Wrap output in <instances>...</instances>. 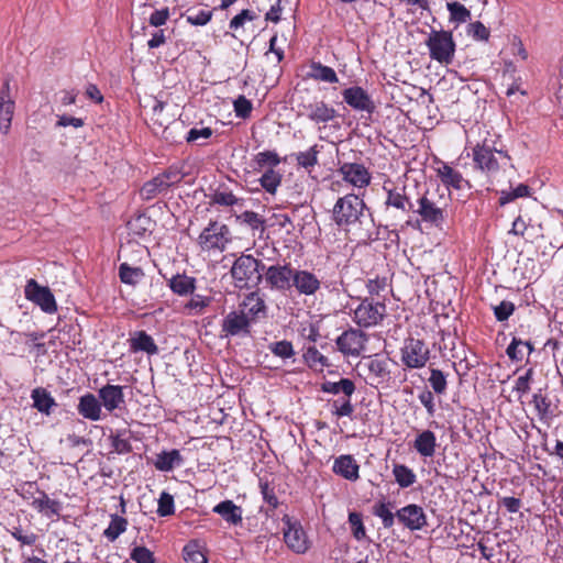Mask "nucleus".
Segmentation results:
<instances>
[{"mask_svg": "<svg viewBox=\"0 0 563 563\" xmlns=\"http://www.w3.org/2000/svg\"><path fill=\"white\" fill-rule=\"evenodd\" d=\"M265 264L250 254H241L233 263L230 274L238 289H254L263 280Z\"/></svg>", "mask_w": 563, "mask_h": 563, "instance_id": "obj_1", "label": "nucleus"}, {"mask_svg": "<svg viewBox=\"0 0 563 563\" xmlns=\"http://www.w3.org/2000/svg\"><path fill=\"white\" fill-rule=\"evenodd\" d=\"M412 211L417 213L423 222L435 228H442L448 216V202L442 196L426 191L417 200V208H412Z\"/></svg>", "mask_w": 563, "mask_h": 563, "instance_id": "obj_2", "label": "nucleus"}, {"mask_svg": "<svg viewBox=\"0 0 563 563\" xmlns=\"http://www.w3.org/2000/svg\"><path fill=\"white\" fill-rule=\"evenodd\" d=\"M472 155L476 167L487 173L497 172L500 166L507 165L510 161L507 152L497 150L488 140H484L483 143L474 146Z\"/></svg>", "mask_w": 563, "mask_h": 563, "instance_id": "obj_3", "label": "nucleus"}, {"mask_svg": "<svg viewBox=\"0 0 563 563\" xmlns=\"http://www.w3.org/2000/svg\"><path fill=\"white\" fill-rule=\"evenodd\" d=\"M231 242V232L228 225L211 221L198 236V245L202 252L221 253Z\"/></svg>", "mask_w": 563, "mask_h": 563, "instance_id": "obj_4", "label": "nucleus"}, {"mask_svg": "<svg viewBox=\"0 0 563 563\" xmlns=\"http://www.w3.org/2000/svg\"><path fill=\"white\" fill-rule=\"evenodd\" d=\"M431 59L449 65L453 62L455 42L452 32L432 30L426 41Z\"/></svg>", "mask_w": 563, "mask_h": 563, "instance_id": "obj_5", "label": "nucleus"}, {"mask_svg": "<svg viewBox=\"0 0 563 563\" xmlns=\"http://www.w3.org/2000/svg\"><path fill=\"white\" fill-rule=\"evenodd\" d=\"M365 208L364 201L356 195L349 194L338 199L333 207V221L339 227H349L358 221Z\"/></svg>", "mask_w": 563, "mask_h": 563, "instance_id": "obj_6", "label": "nucleus"}, {"mask_svg": "<svg viewBox=\"0 0 563 563\" xmlns=\"http://www.w3.org/2000/svg\"><path fill=\"white\" fill-rule=\"evenodd\" d=\"M386 316V305L364 298L353 310V321L361 328H371L379 324Z\"/></svg>", "mask_w": 563, "mask_h": 563, "instance_id": "obj_7", "label": "nucleus"}, {"mask_svg": "<svg viewBox=\"0 0 563 563\" xmlns=\"http://www.w3.org/2000/svg\"><path fill=\"white\" fill-rule=\"evenodd\" d=\"M298 114L317 125L325 126L338 117L336 110L323 100L313 99L298 106Z\"/></svg>", "mask_w": 563, "mask_h": 563, "instance_id": "obj_8", "label": "nucleus"}, {"mask_svg": "<svg viewBox=\"0 0 563 563\" xmlns=\"http://www.w3.org/2000/svg\"><path fill=\"white\" fill-rule=\"evenodd\" d=\"M368 335L360 329L349 328L335 340L338 350L344 356L357 357L366 347Z\"/></svg>", "mask_w": 563, "mask_h": 563, "instance_id": "obj_9", "label": "nucleus"}, {"mask_svg": "<svg viewBox=\"0 0 563 563\" xmlns=\"http://www.w3.org/2000/svg\"><path fill=\"white\" fill-rule=\"evenodd\" d=\"M430 358L428 345L415 338L405 341L401 347V362L409 368H422Z\"/></svg>", "mask_w": 563, "mask_h": 563, "instance_id": "obj_10", "label": "nucleus"}, {"mask_svg": "<svg viewBox=\"0 0 563 563\" xmlns=\"http://www.w3.org/2000/svg\"><path fill=\"white\" fill-rule=\"evenodd\" d=\"M360 366L365 371V379L371 386H378L390 379V371L386 358L377 355L368 356L360 363Z\"/></svg>", "mask_w": 563, "mask_h": 563, "instance_id": "obj_11", "label": "nucleus"}, {"mask_svg": "<svg viewBox=\"0 0 563 563\" xmlns=\"http://www.w3.org/2000/svg\"><path fill=\"white\" fill-rule=\"evenodd\" d=\"M25 298L37 305L46 313H55L57 303L48 287L41 286L34 279H30L24 289Z\"/></svg>", "mask_w": 563, "mask_h": 563, "instance_id": "obj_12", "label": "nucleus"}, {"mask_svg": "<svg viewBox=\"0 0 563 563\" xmlns=\"http://www.w3.org/2000/svg\"><path fill=\"white\" fill-rule=\"evenodd\" d=\"M294 272L295 269L291 268L290 264L271 265L267 268L265 267L263 278L272 289L285 291L291 287Z\"/></svg>", "mask_w": 563, "mask_h": 563, "instance_id": "obj_13", "label": "nucleus"}, {"mask_svg": "<svg viewBox=\"0 0 563 563\" xmlns=\"http://www.w3.org/2000/svg\"><path fill=\"white\" fill-rule=\"evenodd\" d=\"M344 102L355 111L372 114L375 111V103L368 92L360 87L352 86L342 91Z\"/></svg>", "mask_w": 563, "mask_h": 563, "instance_id": "obj_14", "label": "nucleus"}, {"mask_svg": "<svg viewBox=\"0 0 563 563\" xmlns=\"http://www.w3.org/2000/svg\"><path fill=\"white\" fill-rule=\"evenodd\" d=\"M250 319L245 313L239 311L229 312L221 324V332L224 336H246L250 334Z\"/></svg>", "mask_w": 563, "mask_h": 563, "instance_id": "obj_15", "label": "nucleus"}, {"mask_svg": "<svg viewBox=\"0 0 563 563\" xmlns=\"http://www.w3.org/2000/svg\"><path fill=\"white\" fill-rule=\"evenodd\" d=\"M338 172L344 181L355 188H365L371 184V173L363 164L344 163L340 166Z\"/></svg>", "mask_w": 563, "mask_h": 563, "instance_id": "obj_16", "label": "nucleus"}, {"mask_svg": "<svg viewBox=\"0 0 563 563\" xmlns=\"http://www.w3.org/2000/svg\"><path fill=\"white\" fill-rule=\"evenodd\" d=\"M286 526L284 540L287 547L297 554L306 553L310 548V542L300 523L287 520Z\"/></svg>", "mask_w": 563, "mask_h": 563, "instance_id": "obj_17", "label": "nucleus"}, {"mask_svg": "<svg viewBox=\"0 0 563 563\" xmlns=\"http://www.w3.org/2000/svg\"><path fill=\"white\" fill-rule=\"evenodd\" d=\"M322 286L319 277L307 269H295L291 287L296 289L298 295L314 296Z\"/></svg>", "mask_w": 563, "mask_h": 563, "instance_id": "obj_18", "label": "nucleus"}, {"mask_svg": "<svg viewBox=\"0 0 563 563\" xmlns=\"http://www.w3.org/2000/svg\"><path fill=\"white\" fill-rule=\"evenodd\" d=\"M98 398L109 412L121 409L125 404L123 387L120 385L107 384L102 386L98 390Z\"/></svg>", "mask_w": 563, "mask_h": 563, "instance_id": "obj_19", "label": "nucleus"}, {"mask_svg": "<svg viewBox=\"0 0 563 563\" xmlns=\"http://www.w3.org/2000/svg\"><path fill=\"white\" fill-rule=\"evenodd\" d=\"M397 518L410 530H421L427 526V517L422 507L411 504L397 511Z\"/></svg>", "mask_w": 563, "mask_h": 563, "instance_id": "obj_20", "label": "nucleus"}, {"mask_svg": "<svg viewBox=\"0 0 563 563\" xmlns=\"http://www.w3.org/2000/svg\"><path fill=\"white\" fill-rule=\"evenodd\" d=\"M384 191L386 192V201L385 205L387 207H393L402 212H408L412 210L413 203L406 195V187H389L388 183H384L383 186Z\"/></svg>", "mask_w": 563, "mask_h": 563, "instance_id": "obj_21", "label": "nucleus"}, {"mask_svg": "<svg viewBox=\"0 0 563 563\" xmlns=\"http://www.w3.org/2000/svg\"><path fill=\"white\" fill-rule=\"evenodd\" d=\"M240 307V311L245 313L251 322L266 316V305L258 291L250 292Z\"/></svg>", "mask_w": 563, "mask_h": 563, "instance_id": "obj_22", "label": "nucleus"}, {"mask_svg": "<svg viewBox=\"0 0 563 563\" xmlns=\"http://www.w3.org/2000/svg\"><path fill=\"white\" fill-rule=\"evenodd\" d=\"M77 410L80 416L91 421H98L102 417L100 399L91 393H87L79 398Z\"/></svg>", "mask_w": 563, "mask_h": 563, "instance_id": "obj_23", "label": "nucleus"}, {"mask_svg": "<svg viewBox=\"0 0 563 563\" xmlns=\"http://www.w3.org/2000/svg\"><path fill=\"white\" fill-rule=\"evenodd\" d=\"M30 505L46 517L59 516L62 510L60 501L51 499L45 492L40 489H36V496L32 497Z\"/></svg>", "mask_w": 563, "mask_h": 563, "instance_id": "obj_24", "label": "nucleus"}, {"mask_svg": "<svg viewBox=\"0 0 563 563\" xmlns=\"http://www.w3.org/2000/svg\"><path fill=\"white\" fill-rule=\"evenodd\" d=\"M437 446L435 433L428 429L419 432L413 441V449L424 459L432 457L435 454Z\"/></svg>", "mask_w": 563, "mask_h": 563, "instance_id": "obj_25", "label": "nucleus"}, {"mask_svg": "<svg viewBox=\"0 0 563 563\" xmlns=\"http://www.w3.org/2000/svg\"><path fill=\"white\" fill-rule=\"evenodd\" d=\"M358 464L351 455H341L333 464V472L349 481L358 478Z\"/></svg>", "mask_w": 563, "mask_h": 563, "instance_id": "obj_26", "label": "nucleus"}, {"mask_svg": "<svg viewBox=\"0 0 563 563\" xmlns=\"http://www.w3.org/2000/svg\"><path fill=\"white\" fill-rule=\"evenodd\" d=\"M213 512L218 514L224 521L238 526L242 523V508L232 500H223L213 507Z\"/></svg>", "mask_w": 563, "mask_h": 563, "instance_id": "obj_27", "label": "nucleus"}, {"mask_svg": "<svg viewBox=\"0 0 563 563\" xmlns=\"http://www.w3.org/2000/svg\"><path fill=\"white\" fill-rule=\"evenodd\" d=\"M184 463V459L180 452L176 449L170 451H163L156 455L154 466L161 472H170L175 467L180 466Z\"/></svg>", "mask_w": 563, "mask_h": 563, "instance_id": "obj_28", "label": "nucleus"}, {"mask_svg": "<svg viewBox=\"0 0 563 563\" xmlns=\"http://www.w3.org/2000/svg\"><path fill=\"white\" fill-rule=\"evenodd\" d=\"M130 349L132 352H145L150 355L158 353L156 343L145 331H137L131 336Z\"/></svg>", "mask_w": 563, "mask_h": 563, "instance_id": "obj_29", "label": "nucleus"}, {"mask_svg": "<svg viewBox=\"0 0 563 563\" xmlns=\"http://www.w3.org/2000/svg\"><path fill=\"white\" fill-rule=\"evenodd\" d=\"M437 175L441 179L442 184L446 187H452L454 189H462L463 184L466 180L463 178L462 174L455 169H453L449 164L441 163V165L437 168Z\"/></svg>", "mask_w": 563, "mask_h": 563, "instance_id": "obj_30", "label": "nucleus"}, {"mask_svg": "<svg viewBox=\"0 0 563 563\" xmlns=\"http://www.w3.org/2000/svg\"><path fill=\"white\" fill-rule=\"evenodd\" d=\"M168 287L178 296L191 295L196 289V279L185 274H177L169 278Z\"/></svg>", "mask_w": 563, "mask_h": 563, "instance_id": "obj_31", "label": "nucleus"}, {"mask_svg": "<svg viewBox=\"0 0 563 563\" xmlns=\"http://www.w3.org/2000/svg\"><path fill=\"white\" fill-rule=\"evenodd\" d=\"M308 77L329 84H335L339 81L338 75L333 68L321 64L320 62H312L309 66Z\"/></svg>", "mask_w": 563, "mask_h": 563, "instance_id": "obj_32", "label": "nucleus"}, {"mask_svg": "<svg viewBox=\"0 0 563 563\" xmlns=\"http://www.w3.org/2000/svg\"><path fill=\"white\" fill-rule=\"evenodd\" d=\"M321 390L332 395L342 393L351 397L355 391V384L349 378H341L339 382L327 380L321 385Z\"/></svg>", "mask_w": 563, "mask_h": 563, "instance_id": "obj_33", "label": "nucleus"}, {"mask_svg": "<svg viewBox=\"0 0 563 563\" xmlns=\"http://www.w3.org/2000/svg\"><path fill=\"white\" fill-rule=\"evenodd\" d=\"M34 407L42 413L49 415L51 409L56 406L54 398L44 388H35L31 395Z\"/></svg>", "mask_w": 563, "mask_h": 563, "instance_id": "obj_34", "label": "nucleus"}, {"mask_svg": "<svg viewBox=\"0 0 563 563\" xmlns=\"http://www.w3.org/2000/svg\"><path fill=\"white\" fill-rule=\"evenodd\" d=\"M532 402L541 420H550L555 416L551 400L541 390L533 395Z\"/></svg>", "mask_w": 563, "mask_h": 563, "instance_id": "obj_35", "label": "nucleus"}, {"mask_svg": "<svg viewBox=\"0 0 563 563\" xmlns=\"http://www.w3.org/2000/svg\"><path fill=\"white\" fill-rule=\"evenodd\" d=\"M168 187L166 183L162 180V178L157 175L153 179L146 181L141 188V197L144 200H152L159 194L166 191Z\"/></svg>", "mask_w": 563, "mask_h": 563, "instance_id": "obj_36", "label": "nucleus"}, {"mask_svg": "<svg viewBox=\"0 0 563 563\" xmlns=\"http://www.w3.org/2000/svg\"><path fill=\"white\" fill-rule=\"evenodd\" d=\"M393 474L396 483L402 488L413 485L417 481V476L413 471L404 464L394 465Z\"/></svg>", "mask_w": 563, "mask_h": 563, "instance_id": "obj_37", "label": "nucleus"}, {"mask_svg": "<svg viewBox=\"0 0 563 563\" xmlns=\"http://www.w3.org/2000/svg\"><path fill=\"white\" fill-rule=\"evenodd\" d=\"M211 298L202 295H194L188 302L184 305V313L187 316L202 314L210 305Z\"/></svg>", "mask_w": 563, "mask_h": 563, "instance_id": "obj_38", "label": "nucleus"}, {"mask_svg": "<svg viewBox=\"0 0 563 563\" xmlns=\"http://www.w3.org/2000/svg\"><path fill=\"white\" fill-rule=\"evenodd\" d=\"M128 528V520L119 515H111V520L108 528L103 531V536L109 541H114Z\"/></svg>", "mask_w": 563, "mask_h": 563, "instance_id": "obj_39", "label": "nucleus"}, {"mask_svg": "<svg viewBox=\"0 0 563 563\" xmlns=\"http://www.w3.org/2000/svg\"><path fill=\"white\" fill-rule=\"evenodd\" d=\"M283 176L273 168H268L260 178L261 186L269 194H275L282 184Z\"/></svg>", "mask_w": 563, "mask_h": 563, "instance_id": "obj_40", "label": "nucleus"}, {"mask_svg": "<svg viewBox=\"0 0 563 563\" xmlns=\"http://www.w3.org/2000/svg\"><path fill=\"white\" fill-rule=\"evenodd\" d=\"M119 276L122 283L134 286L143 278L144 273L140 267H131L123 263L119 267Z\"/></svg>", "mask_w": 563, "mask_h": 563, "instance_id": "obj_41", "label": "nucleus"}, {"mask_svg": "<svg viewBox=\"0 0 563 563\" xmlns=\"http://www.w3.org/2000/svg\"><path fill=\"white\" fill-rule=\"evenodd\" d=\"M186 21L196 26L206 25L212 18V11L206 9L190 8L185 13Z\"/></svg>", "mask_w": 563, "mask_h": 563, "instance_id": "obj_42", "label": "nucleus"}, {"mask_svg": "<svg viewBox=\"0 0 563 563\" xmlns=\"http://www.w3.org/2000/svg\"><path fill=\"white\" fill-rule=\"evenodd\" d=\"M320 153V147L316 144L309 147L307 151L299 152L296 154L297 165L309 169L314 167L318 164V155Z\"/></svg>", "mask_w": 563, "mask_h": 563, "instance_id": "obj_43", "label": "nucleus"}, {"mask_svg": "<svg viewBox=\"0 0 563 563\" xmlns=\"http://www.w3.org/2000/svg\"><path fill=\"white\" fill-rule=\"evenodd\" d=\"M254 162L256 164V167L258 169L265 168H273L279 165L280 158L278 154L274 151H264L260 152L254 156Z\"/></svg>", "mask_w": 563, "mask_h": 563, "instance_id": "obj_44", "label": "nucleus"}, {"mask_svg": "<svg viewBox=\"0 0 563 563\" xmlns=\"http://www.w3.org/2000/svg\"><path fill=\"white\" fill-rule=\"evenodd\" d=\"M14 113V102H0V131L8 134Z\"/></svg>", "mask_w": 563, "mask_h": 563, "instance_id": "obj_45", "label": "nucleus"}, {"mask_svg": "<svg viewBox=\"0 0 563 563\" xmlns=\"http://www.w3.org/2000/svg\"><path fill=\"white\" fill-rule=\"evenodd\" d=\"M448 11L450 12L451 21L456 23H465L471 20L470 10L460 2H451L446 4Z\"/></svg>", "mask_w": 563, "mask_h": 563, "instance_id": "obj_46", "label": "nucleus"}, {"mask_svg": "<svg viewBox=\"0 0 563 563\" xmlns=\"http://www.w3.org/2000/svg\"><path fill=\"white\" fill-rule=\"evenodd\" d=\"M303 358L310 367L329 366L328 358L316 346H309L303 354Z\"/></svg>", "mask_w": 563, "mask_h": 563, "instance_id": "obj_47", "label": "nucleus"}, {"mask_svg": "<svg viewBox=\"0 0 563 563\" xmlns=\"http://www.w3.org/2000/svg\"><path fill=\"white\" fill-rule=\"evenodd\" d=\"M349 523L351 526L352 536L361 541L366 538V530L363 525L362 515L360 512L352 511L349 514Z\"/></svg>", "mask_w": 563, "mask_h": 563, "instance_id": "obj_48", "label": "nucleus"}, {"mask_svg": "<svg viewBox=\"0 0 563 563\" xmlns=\"http://www.w3.org/2000/svg\"><path fill=\"white\" fill-rule=\"evenodd\" d=\"M523 349H527L528 352L532 350V346L529 342H523L519 339L514 338L511 343L507 347V355L509 358L515 361H521L523 358Z\"/></svg>", "mask_w": 563, "mask_h": 563, "instance_id": "obj_49", "label": "nucleus"}, {"mask_svg": "<svg viewBox=\"0 0 563 563\" xmlns=\"http://www.w3.org/2000/svg\"><path fill=\"white\" fill-rule=\"evenodd\" d=\"M184 560L186 563H207V556L199 550L196 543L187 544L184 550Z\"/></svg>", "mask_w": 563, "mask_h": 563, "instance_id": "obj_50", "label": "nucleus"}, {"mask_svg": "<svg viewBox=\"0 0 563 563\" xmlns=\"http://www.w3.org/2000/svg\"><path fill=\"white\" fill-rule=\"evenodd\" d=\"M268 349L274 355L282 358H290L295 355L291 342L286 340L271 343Z\"/></svg>", "mask_w": 563, "mask_h": 563, "instance_id": "obj_51", "label": "nucleus"}, {"mask_svg": "<svg viewBox=\"0 0 563 563\" xmlns=\"http://www.w3.org/2000/svg\"><path fill=\"white\" fill-rule=\"evenodd\" d=\"M9 532L22 545H33L37 540V536L34 532L24 530L21 526L12 527Z\"/></svg>", "mask_w": 563, "mask_h": 563, "instance_id": "obj_52", "label": "nucleus"}, {"mask_svg": "<svg viewBox=\"0 0 563 563\" xmlns=\"http://www.w3.org/2000/svg\"><path fill=\"white\" fill-rule=\"evenodd\" d=\"M331 412L338 418L351 417L354 412V406L352 405L350 397L344 400L336 399L331 405Z\"/></svg>", "mask_w": 563, "mask_h": 563, "instance_id": "obj_53", "label": "nucleus"}, {"mask_svg": "<svg viewBox=\"0 0 563 563\" xmlns=\"http://www.w3.org/2000/svg\"><path fill=\"white\" fill-rule=\"evenodd\" d=\"M429 383L435 394L442 395L446 390V377L442 371L432 368L429 377Z\"/></svg>", "mask_w": 563, "mask_h": 563, "instance_id": "obj_54", "label": "nucleus"}, {"mask_svg": "<svg viewBox=\"0 0 563 563\" xmlns=\"http://www.w3.org/2000/svg\"><path fill=\"white\" fill-rule=\"evenodd\" d=\"M175 512L174 497L163 492L158 498L157 514L161 517H167Z\"/></svg>", "mask_w": 563, "mask_h": 563, "instance_id": "obj_55", "label": "nucleus"}, {"mask_svg": "<svg viewBox=\"0 0 563 563\" xmlns=\"http://www.w3.org/2000/svg\"><path fill=\"white\" fill-rule=\"evenodd\" d=\"M373 514L382 519L385 528H390L394 525V514L391 512L389 505L379 503L374 506Z\"/></svg>", "mask_w": 563, "mask_h": 563, "instance_id": "obj_56", "label": "nucleus"}, {"mask_svg": "<svg viewBox=\"0 0 563 563\" xmlns=\"http://www.w3.org/2000/svg\"><path fill=\"white\" fill-rule=\"evenodd\" d=\"M242 199L238 198L231 191L227 190H217L212 195V202L220 206L231 207L240 203Z\"/></svg>", "mask_w": 563, "mask_h": 563, "instance_id": "obj_57", "label": "nucleus"}, {"mask_svg": "<svg viewBox=\"0 0 563 563\" xmlns=\"http://www.w3.org/2000/svg\"><path fill=\"white\" fill-rule=\"evenodd\" d=\"M124 432H118L117 434L111 435L112 448L118 454H126L132 451L130 439L124 437Z\"/></svg>", "mask_w": 563, "mask_h": 563, "instance_id": "obj_58", "label": "nucleus"}, {"mask_svg": "<svg viewBox=\"0 0 563 563\" xmlns=\"http://www.w3.org/2000/svg\"><path fill=\"white\" fill-rule=\"evenodd\" d=\"M467 34L476 41H488L490 32L482 22L476 21L467 26Z\"/></svg>", "mask_w": 563, "mask_h": 563, "instance_id": "obj_59", "label": "nucleus"}, {"mask_svg": "<svg viewBox=\"0 0 563 563\" xmlns=\"http://www.w3.org/2000/svg\"><path fill=\"white\" fill-rule=\"evenodd\" d=\"M258 18V14L252 10H242L230 21V29L238 30L243 26L246 21H253Z\"/></svg>", "mask_w": 563, "mask_h": 563, "instance_id": "obj_60", "label": "nucleus"}, {"mask_svg": "<svg viewBox=\"0 0 563 563\" xmlns=\"http://www.w3.org/2000/svg\"><path fill=\"white\" fill-rule=\"evenodd\" d=\"M531 378L532 369L529 368L523 375L516 379L514 390L518 393L519 397L526 395L530 390Z\"/></svg>", "mask_w": 563, "mask_h": 563, "instance_id": "obj_61", "label": "nucleus"}, {"mask_svg": "<svg viewBox=\"0 0 563 563\" xmlns=\"http://www.w3.org/2000/svg\"><path fill=\"white\" fill-rule=\"evenodd\" d=\"M234 112L236 117L245 119L251 114L252 111V102L246 99L244 96H239L234 100Z\"/></svg>", "mask_w": 563, "mask_h": 563, "instance_id": "obj_62", "label": "nucleus"}, {"mask_svg": "<svg viewBox=\"0 0 563 563\" xmlns=\"http://www.w3.org/2000/svg\"><path fill=\"white\" fill-rule=\"evenodd\" d=\"M515 311V305L511 301L504 300L494 307V314L498 321H506Z\"/></svg>", "mask_w": 563, "mask_h": 563, "instance_id": "obj_63", "label": "nucleus"}, {"mask_svg": "<svg viewBox=\"0 0 563 563\" xmlns=\"http://www.w3.org/2000/svg\"><path fill=\"white\" fill-rule=\"evenodd\" d=\"M131 559L135 563H154L153 553L145 547H136L131 552Z\"/></svg>", "mask_w": 563, "mask_h": 563, "instance_id": "obj_64", "label": "nucleus"}]
</instances>
